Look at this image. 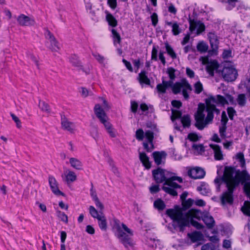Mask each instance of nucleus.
I'll return each instance as SVG.
<instances>
[{"label": "nucleus", "mask_w": 250, "mask_h": 250, "mask_svg": "<svg viewBox=\"0 0 250 250\" xmlns=\"http://www.w3.org/2000/svg\"><path fill=\"white\" fill-rule=\"evenodd\" d=\"M167 214L172 220L174 229L179 228L180 231H183L190 223L197 229H202L203 226L194 219L200 220L202 219L208 229L212 228L215 223L213 218L208 213L204 214L200 210L195 209L187 212L180 208L169 209L167 210Z\"/></svg>", "instance_id": "obj_1"}, {"label": "nucleus", "mask_w": 250, "mask_h": 250, "mask_svg": "<svg viewBox=\"0 0 250 250\" xmlns=\"http://www.w3.org/2000/svg\"><path fill=\"white\" fill-rule=\"evenodd\" d=\"M227 100L224 97L218 95L216 97H210L206 99V111L208 113L207 116L205 118V114L204 113L205 107L199 106L196 114L195 116L196 123L195 126L199 130L203 129L206 125L209 124L213 119V113L218 114L219 110L216 108V104H220L225 105L228 104V100L230 102L233 101V98L230 95L227 96Z\"/></svg>", "instance_id": "obj_2"}, {"label": "nucleus", "mask_w": 250, "mask_h": 250, "mask_svg": "<svg viewBox=\"0 0 250 250\" xmlns=\"http://www.w3.org/2000/svg\"><path fill=\"white\" fill-rule=\"evenodd\" d=\"M168 172L163 169L158 168L152 171V174L154 179L157 183H161L165 182L162 189L167 193L176 196L177 193L175 190L176 188H180L181 186L177 184V181L181 183L183 182L182 178L178 176L168 177Z\"/></svg>", "instance_id": "obj_3"}, {"label": "nucleus", "mask_w": 250, "mask_h": 250, "mask_svg": "<svg viewBox=\"0 0 250 250\" xmlns=\"http://www.w3.org/2000/svg\"><path fill=\"white\" fill-rule=\"evenodd\" d=\"M197 50L201 53H207L200 58L203 64H206V70L209 74L213 76L214 72H217L219 67V64L215 60L209 61V57L217 55L218 48H197Z\"/></svg>", "instance_id": "obj_4"}, {"label": "nucleus", "mask_w": 250, "mask_h": 250, "mask_svg": "<svg viewBox=\"0 0 250 250\" xmlns=\"http://www.w3.org/2000/svg\"><path fill=\"white\" fill-rule=\"evenodd\" d=\"M114 229L115 230V235L125 248L133 246L134 242L132 239L133 232L131 229L125 224H121L119 222H115Z\"/></svg>", "instance_id": "obj_5"}, {"label": "nucleus", "mask_w": 250, "mask_h": 250, "mask_svg": "<svg viewBox=\"0 0 250 250\" xmlns=\"http://www.w3.org/2000/svg\"><path fill=\"white\" fill-rule=\"evenodd\" d=\"M94 112L97 117L104 125L105 128L110 137H115L116 132L112 125L108 121V118L103 108L99 104H97L94 107Z\"/></svg>", "instance_id": "obj_6"}, {"label": "nucleus", "mask_w": 250, "mask_h": 250, "mask_svg": "<svg viewBox=\"0 0 250 250\" xmlns=\"http://www.w3.org/2000/svg\"><path fill=\"white\" fill-rule=\"evenodd\" d=\"M172 115L171 119L174 123V128L178 131H182L180 126H178L175 120L176 119L181 118V122L184 128H188L191 125V118L189 115H185L182 116V112L179 110L172 109Z\"/></svg>", "instance_id": "obj_7"}, {"label": "nucleus", "mask_w": 250, "mask_h": 250, "mask_svg": "<svg viewBox=\"0 0 250 250\" xmlns=\"http://www.w3.org/2000/svg\"><path fill=\"white\" fill-rule=\"evenodd\" d=\"M222 75L226 81L232 82L237 78V71L231 62H226L222 71Z\"/></svg>", "instance_id": "obj_8"}, {"label": "nucleus", "mask_w": 250, "mask_h": 250, "mask_svg": "<svg viewBox=\"0 0 250 250\" xmlns=\"http://www.w3.org/2000/svg\"><path fill=\"white\" fill-rule=\"evenodd\" d=\"M89 213L94 218H96L98 221V225L102 230L105 231L107 229V221L103 212L98 210L92 206L89 208Z\"/></svg>", "instance_id": "obj_9"}, {"label": "nucleus", "mask_w": 250, "mask_h": 250, "mask_svg": "<svg viewBox=\"0 0 250 250\" xmlns=\"http://www.w3.org/2000/svg\"><path fill=\"white\" fill-rule=\"evenodd\" d=\"M172 88L173 92L174 94H177L182 91V93L184 97L186 99L188 98V91L191 90V87L190 85L187 82L183 83H176L173 84L172 83Z\"/></svg>", "instance_id": "obj_10"}, {"label": "nucleus", "mask_w": 250, "mask_h": 250, "mask_svg": "<svg viewBox=\"0 0 250 250\" xmlns=\"http://www.w3.org/2000/svg\"><path fill=\"white\" fill-rule=\"evenodd\" d=\"M189 29L190 32L192 33L195 31L197 35H199L205 31V26L202 22L199 21L191 19H189Z\"/></svg>", "instance_id": "obj_11"}, {"label": "nucleus", "mask_w": 250, "mask_h": 250, "mask_svg": "<svg viewBox=\"0 0 250 250\" xmlns=\"http://www.w3.org/2000/svg\"><path fill=\"white\" fill-rule=\"evenodd\" d=\"M172 82L171 81L162 80V83H159L156 87V90L159 97L163 95L166 93L167 89L172 86Z\"/></svg>", "instance_id": "obj_12"}, {"label": "nucleus", "mask_w": 250, "mask_h": 250, "mask_svg": "<svg viewBox=\"0 0 250 250\" xmlns=\"http://www.w3.org/2000/svg\"><path fill=\"white\" fill-rule=\"evenodd\" d=\"M188 175L193 179H201L205 175L204 170L199 167L190 168L188 170Z\"/></svg>", "instance_id": "obj_13"}, {"label": "nucleus", "mask_w": 250, "mask_h": 250, "mask_svg": "<svg viewBox=\"0 0 250 250\" xmlns=\"http://www.w3.org/2000/svg\"><path fill=\"white\" fill-rule=\"evenodd\" d=\"M69 62L72 65L78 70H81L85 72L86 74L89 73V70L85 71L82 63L79 57L75 54H72L69 57Z\"/></svg>", "instance_id": "obj_14"}, {"label": "nucleus", "mask_w": 250, "mask_h": 250, "mask_svg": "<svg viewBox=\"0 0 250 250\" xmlns=\"http://www.w3.org/2000/svg\"><path fill=\"white\" fill-rule=\"evenodd\" d=\"M145 137L147 139L148 143L144 142L143 146L144 148L147 151L150 152L153 149V145L152 144L154 134L150 130H147L145 132Z\"/></svg>", "instance_id": "obj_15"}, {"label": "nucleus", "mask_w": 250, "mask_h": 250, "mask_svg": "<svg viewBox=\"0 0 250 250\" xmlns=\"http://www.w3.org/2000/svg\"><path fill=\"white\" fill-rule=\"evenodd\" d=\"M17 21L21 26L33 25L35 23L33 18L25 16L24 14L20 15L17 18Z\"/></svg>", "instance_id": "obj_16"}, {"label": "nucleus", "mask_w": 250, "mask_h": 250, "mask_svg": "<svg viewBox=\"0 0 250 250\" xmlns=\"http://www.w3.org/2000/svg\"><path fill=\"white\" fill-rule=\"evenodd\" d=\"M62 128L67 130L70 133L74 132L75 129V125L74 123L68 121L67 119L64 117H62V122H61Z\"/></svg>", "instance_id": "obj_17"}, {"label": "nucleus", "mask_w": 250, "mask_h": 250, "mask_svg": "<svg viewBox=\"0 0 250 250\" xmlns=\"http://www.w3.org/2000/svg\"><path fill=\"white\" fill-rule=\"evenodd\" d=\"M69 163L70 166L77 170H82L83 169V164L81 160L75 158L71 157L69 159Z\"/></svg>", "instance_id": "obj_18"}, {"label": "nucleus", "mask_w": 250, "mask_h": 250, "mask_svg": "<svg viewBox=\"0 0 250 250\" xmlns=\"http://www.w3.org/2000/svg\"><path fill=\"white\" fill-rule=\"evenodd\" d=\"M49 183L52 192L56 195H63L58 188V183L54 177L53 176L49 177Z\"/></svg>", "instance_id": "obj_19"}, {"label": "nucleus", "mask_w": 250, "mask_h": 250, "mask_svg": "<svg viewBox=\"0 0 250 250\" xmlns=\"http://www.w3.org/2000/svg\"><path fill=\"white\" fill-rule=\"evenodd\" d=\"M208 37L210 42V47H218L219 38L214 32L208 33Z\"/></svg>", "instance_id": "obj_20"}, {"label": "nucleus", "mask_w": 250, "mask_h": 250, "mask_svg": "<svg viewBox=\"0 0 250 250\" xmlns=\"http://www.w3.org/2000/svg\"><path fill=\"white\" fill-rule=\"evenodd\" d=\"M209 146L214 151V159L216 160H222L223 159V154L220 147L217 145L210 144Z\"/></svg>", "instance_id": "obj_21"}, {"label": "nucleus", "mask_w": 250, "mask_h": 250, "mask_svg": "<svg viewBox=\"0 0 250 250\" xmlns=\"http://www.w3.org/2000/svg\"><path fill=\"white\" fill-rule=\"evenodd\" d=\"M65 180L67 184L75 182L77 180V175L75 172L71 170H67L64 173Z\"/></svg>", "instance_id": "obj_22"}, {"label": "nucleus", "mask_w": 250, "mask_h": 250, "mask_svg": "<svg viewBox=\"0 0 250 250\" xmlns=\"http://www.w3.org/2000/svg\"><path fill=\"white\" fill-rule=\"evenodd\" d=\"M139 158L143 166L146 168L149 169L151 167V163L149 162V158L144 152L139 153Z\"/></svg>", "instance_id": "obj_23"}, {"label": "nucleus", "mask_w": 250, "mask_h": 250, "mask_svg": "<svg viewBox=\"0 0 250 250\" xmlns=\"http://www.w3.org/2000/svg\"><path fill=\"white\" fill-rule=\"evenodd\" d=\"M152 156L155 163L159 165L161 164L162 159L165 158L166 154L164 152L155 151L152 153Z\"/></svg>", "instance_id": "obj_24"}, {"label": "nucleus", "mask_w": 250, "mask_h": 250, "mask_svg": "<svg viewBox=\"0 0 250 250\" xmlns=\"http://www.w3.org/2000/svg\"><path fill=\"white\" fill-rule=\"evenodd\" d=\"M106 20L110 26L114 27L117 25V21L111 14L106 13Z\"/></svg>", "instance_id": "obj_25"}, {"label": "nucleus", "mask_w": 250, "mask_h": 250, "mask_svg": "<svg viewBox=\"0 0 250 250\" xmlns=\"http://www.w3.org/2000/svg\"><path fill=\"white\" fill-rule=\"evenodd\" d=\"M188 236L193 242H195L201 240L203 237L202 234L200 232L197 231L188 233Z\"/></svg>", "instance_id": "obj_26"}, {"label": "nucleus", "mask_w": 250, "mask_h": 250, "mask_svg": "<svg viewBox=\"0 0 250 250\" xmlns=\"http://www.w3.org/2000/svg\"><path fill=\"white\" fill-rule=\"evenodd\" d=\"M236 102L239 106L243 107L246 105L247 103V99L244 94H240L238 95L236 99Z\"/></svg>", "instance_id": "obj_27"}, {"label": "nucleus", "mask_w": 250, "mask_h": 250, "mask_svg": "<svg viewBox=\"0 0 250 250\" xmlns=\"http://www.w3.org/2000/svg\"><path fill=\"white\" fill-rule=\"evenodd\" d=\"M139 81L141 83H145L147 85L150 84V80L146 75V72L142 71L139 74Z\"/></svg>", "instance_id": "obj_28"}, {"label": "nucleus", "mask_w": 250, "mask_h": 250, "mask_svg": "<svg viewBox=\"0 0 250 250\" xmlns=\"http://www.w3.org/2000/svg\"><path fill=\"white\" fill-rule=\"evenodd\" d=\"M45 36L47 39L49 40L52 46H58V43L56 39L49 31H46L45 33Z\"/></svg>", "instance_id": "obj_29"}, {"label": "nucleus", "mask_w": 250, "mask_h": 250, "mask_svg": "<svg viewBox=\"0 0 250 250\" xmlns=\"http://www.w3.org/2000/svg\"><path fill=\"white\" fill-rule=\"evenodd\" d=\"M154 206L159 210H163L165 208V204L163 201L158 199L154 202Z\"/></svg>", "instance_id": "obj_30"}, {"label": "nucleus", "mask_w": 250, "mask_h": 250, "mask_svg": "<svg viewBox=\"0 0 250 250\" xmlns=\"http://www.w3.org/2000/svg\"><path fill=\"white\" fill-rule=\"evenodd\" d=\"M39 106L43 111L47 113H49L50 112V109L48 104L43 101H40Z\"/></svg>", "instance_id": "obj_31"}, {"label": "nucleus", "mask_w": 250, "mask_h": 250, "mask_svg": "<svg viewBox=\"0 0 250 250\" xmlns=\"http://www.w3.org/2000/svg\"><path fill=\"white\" fill-rule=\"evenodd\" d=\"M236 158L239 161L240 164V166L242 167H245V160L244 158V155L243 153L239 152L236 155Z\"/></svg>", "instance_id": "obj_32"}, {"label": "nucleus", "mask_w": 250, "mask_h": 250, "mask_svg": "<svg viewBox=\"0 0 250 250\" xmlns=\"http://www.w3.org/2000/svg\"><path fill=\"white\" fill-rule=\"evenodd\" d=\"M181 32V29H180L179 24L176 22H174V24L172 25V34L175 35H178Z\"/></svg>", "instance_id": "obj_33"}, {"label": "nucleus", "mask_w": 250, "mask_h": 250, "mask_svg": "<svg viewBox=\"0 0 250 250\" xmlns=\"http://www.w3.org/2000/svg\"><path fill=\"white\" fill-rule=\"evenodd\" d=\"M57 215L62 221L65 223L68 222V217L64 212L58 210Z\"/></svg>", "instance_id": "obj_34"}, {"label": "nucleus", "mask_w": 250, "mask_h": 250, "mask_svg": "<svg viewBox=\"0 0 250 250\" xmlns=\"http://www.w3.org/2000/svg\"><path fill=\"white\" fill-rule=\"evenodd\" d=\"M111 32L114 43L116 42L119 43L121 41V37L119 33H118L117 31L114 29L111 30Z\"/></svg>", "instance_id": "obj_35"}, {"label": "nucleus", "mask_w": 250, "mask_h": 250, "mask_svg": "<svg viewBox=\"0 0 250 250\" xmlns=\"http://www.w3.org/2000/svg\"><path fill=\"white\" fill-rule=\"evenodd\" d=\"M194 91L196 94L200 93L203 89V85L200 82H196L194 85Z\"/></svg>", "instance_id": "obj_36"}, {"label": "nucleus", "mask_w": 250, "mask_h": 250, "mask_svg": "<svg viewBox=\"0 0 250 250\" xmlns=\"http://www.w3.org/2000/svg\"><path fill=\"white\" fill-rule=\"evenodd\" d=\"M223 58L224 60H228L230 58H232V51L230 49H225L222 54Z\"/></svg>", "instance_id": "obj_37"}, {"label": "nucleus", "mask_w": 250, "mask_h": 250, "mask_svg": "<svg viewBox=\"0 0 250 250\" xmlns=\"http://www.w3.org/2000/svg\"><path fill=\"white\" fill-rule=\"evenodd\" d=\"M145 136V133H144L142 129H139L136 131V138L139 141H142Z\"/></svg>", "instance_id": "obj_38"}, {"label": "nucleus", "mask_w": 250, "mask_h": 250, "mask_svg": "<svg viewBox=\"0 0 250 250\" xmlns=\"http://www.w3.org/2000/svg\"><path fill=\"white\" fill-rule=\"evenodd\" d=\"M192 148L198 153H202L205 151L203 146L201 144H193Z\"/></svg>", "instance_id": "obj_39"}, {"label": "nucleus", "mask_w": 250, "mask_h": 250, "mask_svg": "<svg viewBox=\"0 0 250 250\" xmlns=\"http://www.w3.org/2000/svg\"><path fill=\"white\" fill-rule=\"evenodd\" d=\"M237 1L238 0H228L227 3L228 5L227 7V9L228 10H231L235 6V4Z\"/></svg>", "instance_id": "obj_40"}, {"label": "nucleus", "mask_w": 250, "mask_h": 250, "mask_svg": "<svg viewBox=\"0 0 250 250\" xmlns=\"http://www.w3.org/2000/svg\"><path fill=\"white\" fill-rule=\"evenodd\" d=\"M200 137L195 133H190L188 134V138L191 141L195 142L199 140Z\"/></svg>", "instance_id": "obj_41"}, {"label": "nucleus", "mask_w": 250, "mask_h": 250, "mask_svg": "<svg viewBox=\"0 0 250 250\" xmlns=\"http://www.w3.org/2000/svg\"><path fill=\"white\" fill-rule=\"evenodd\" d=\"M11 116L13 120V121L16 124V126L18 128H20L21 127V122L19 119L18 117H17L15 114L13 113H11Z\"/></svg>", "instance_id": "obj_42"}, {"label": "nucleus", "mask_w": 250, "mask_h": 250, "mask_svg": "<svg viewBox=\"0 0 250 250\" xmlns=\"http://www.w3.org/2000/svg\"><path fill=\"white\" fill-rule=\"evenodd\" d=\"M193 203V200L191 199H188L187 200L183 201L182 204L184 208H190Z\"/></svg>", "instance_id": "obj_43"}, {"label": "nucleus", "mask_w": 250, "mask_h": 250, "mask_svg": "<svg viewBox=\"0 0 250 250\" xmlns=\"http://www.w3.org/2000/svg\"><path fill=\"white\" fill-rule=\"evenodd\" d=\"M201 250H215V246L212 243H208L203 245Z\"/></svg>", "instance_id": "obj_44"}, {"label": "nucleus", "mask_w": 250, "mask_h": 250, "mask_svg": "<svg viewBox=\"0 0 250 250\" xmlns=\"http://www.w3.org/2000/svg\"><path fill=\"white\" fill-rule=\"evenodd\" d=\"M91 135L95 140H97L99 137L98 129L96 127H93L90 132Z\"/></svg>", "instance_id": "obj_45"}, {"label": "nucleus", "mask_w": 250, "mask_h": 250, "mask_svg": "<svg viewBox=\"0 0 250 250\" xmlns=\"http://www.w3.org/2000/svg\"><path fill=\"white\" fill-rule=\"evenodd\" d=\"M229 117L230 120H233L234 116L236 114V111L232 107H228L227 109Z\"/></svg>", "instance_id": "obj_46"}, {"label": "nucleus", "mask_w": 250, "mask_h": 250, "mask_svg": "<svg viewBox=\"0 0 250 250\" xmlns=\"http://www.w3.org/2000/svg\"><path fill=\"white\" fill-rule=\"evenodd\" d=\"M151 19L152 21V24L155 26L158 23V16L156 13H153L151 16Z\"/></svg>", "instance_id": "obj_47"}, {"label": "nucleus", "mask_w": 250, "mask_h": 250, "mask_svg": "<svg viewBox=\"0 0 250 250\" xmlns=\"http://www.w3.org/2000/svg\"><path fill=\"white\" fill-rule=\"evenodd\" d=\"M160 190L159 186L158 185H154L149 188V191L151 193L154 194Z\"/></svg>", "instance_id": "obj_48"}, {"label": "nucleus", "mask_w": 250, "mask_h": 250, "mask_svg": "<svg viewBox=\"0 0 250 250\" xmlns=\"http://www.w3.org/2000/svg\"><path fill=\"white\" fill-rule=\"evenodd\" d=\"M167 72L168 74L169 77L170 79V81H172L175 79V70L172 68H169L168 69Z\"/></svg>", "instance_id": "obj_49"}, {"label": "nucleus", "mask_w": 250, "mask_h": 250, "mask_svg": "<svg viewBox=\"0 0 250 250\" xmlns=\"http://www.w3.org/2000/svg\"><path fill=\"white\" fill-rule=\"evenodd\" d=\"M226 128V125L224 124H221V126L219 127V133L220 136L222 137H224L225 136Z\"/></svg>", "instance_id": "obj_50"}, {"label": "nucleus", "mask_w": 250, "mask_h": 250, "mask_svg": "<svg viewBox=\"0 0 250 250\" xmlns=\"http://www.w3.org/2000/svg\"><path fill=\"white\" fill-rule=\"evenodd\" d=\"M94 202L97 208L99 209V212L101 211L102 212H103V211L104 209V206L103 204L100 202L99 199H98L94 201Z\"/></svg>", "instance_id": "obj_51"}, {"label": "nucleus", "mask_w": 250, "mask_h": 250, "mask_svg": "<svg viewBox=\"0 0 250 250\" xmlns=\"http://www.w3.org/2000/svg\"><path fill=\"white\" fill-rule=\"evenodd\" d=\"M191 40L190 38V33L187 34L184 38H183V40H182L181 43L183 45H184L186 44L187 43H188Z\"/></svg>", "instance_id": "obj_52"}, {"label": "nucleus", "mask_w": 250, "mask_h": 250, "mask_svg": "<svg viewBox=\"0 0 250 250\" xmlns=\"http://www.w3.org/2000/svg\"><path fill=\"white\" fill-rule=\"evenodd\" d=\"M107 4L112 9H115L117 7V0H108Z\"/></svg>", "instance_id": "obj_53"}, {"label": "nucleus", "mask_w": 250, "mask_h": 250, "mask_svg": "<svg viewBox=\"0 0 250 250\" xmlns=\"http://www.w3.org/2000/svg\"><path fill=\"white\" fill-rule=\"evenodd\" d=\"M228 121V117L225 111L222 113L221 115V124L226 125Z\"/></svg>", "instance_id": "obj_54"}, {"label": "nucleus", "mask_w": 250, "mask_h": 250, "mask_svg": "<svg viewBox=\"0 0 250 250\" xmlns=\"http://www.w3.org/2000/svg\"><path fill=\"white\" fill-rule=\"evenodd\" d=\"M81 94L84 97H86L88 96V95H90L91 94V92L89 91L86 88L82 87L81 88Z\"/></svg>", "instance_id": "obj_55"}, {"label": "nucleus", "mask_w": 250, "mask_h": 250, "mask_svg": "<svg viewBox=\"0 0 250 250\" xmlns=\"http://www.w3.org/2000/svg\"><path fill=\"white\" fill-rule=\"evenodd\" d=\"M138 107V104L136 102H131V109L133 113H136Z\"/></svg>", "instance_id": "obj_56"}, {"label": "nucleus", "mask_w": 250, "mask_h": 250, "mask_svg": "<svg viewBox=\"0 0 250 250\" xmlns=\"http://www.w3.org/2000/svg\"><path fill=\"white\" fill-rule=\"evenodd\" d=\"M93 55L95 57V58L100 63H103L104 61V57L99 54L98 53H94L93 54Z\"/></svg>", "instance_id": "obj_57"}, {"label": "nucleus", "mask_w": 250, "mask_h": 250, "mask_svg": "<svg viewBox=\"0 0 250 250\" xmlns=\"http://www.w3.org/2000/svg\"><path fill=\"white\" fill-rule=\"evenodd\" d=\"M171 104L173 107L179 108L182 106V103L179 101L173 100L171 102Z\"/></svg>", "instance_id": "obj_58"}, {"label": "nucleus", "mask_w": 250, "mask_h": 250, "mask_svg": "<svg viewBox=\"0 0 250 250\" xmlns=\"http://www.w3.org/2000/svg\"><path fill=\"white\" fill-rule=\"evenodd\" d=\"M29 57L34 62H35L36 65H37V67L39 68V63L38 60V57L35 56V55L33 54H30L29 55Z\"/></svg>", "instance_id": "obj_59"}, {"label": "nucleus", "mask_w": 250, "mask_h": 250, "mask_svg": "<svg viewBox=\"0 0 250 250\" xmlns=\"http://www.w3.org/2000/svg\"><path fill=\"white\" fill-rule=\"evenodd\" d=\"M86 231L89 234H93L95 233V229L91 226L88 225L86 228Z\"/></svg>", "instance_id": "obj_60"}, {"label": "nucleus", "mask_w": 250, "mask_h": 250, "mask_svg": "<svg viewBox=\"0 0 250 250\" xmlns=\"http://www.w3.org/2000/svg\"><path fill=\"white\" fill-rule=\"evenodd\" d=\"M167 51V53L172 58H176V54L172 49V48H166Z\"/></svg>", "instance_id": "obj_61"}, {"label": "nucleus", "mask_w": 250, "mask_h": 250, "mask_svg": "<svg viewBox=\"0 0 250 250\" xmlns=\"http://www.w3.org/2000/svg\"><path fill=\"white\" fill-rule=\"evenodd\" d=\"M186 73L187 75L190 78H193L194 76V72L189 68L188 67L186 68Z\"/></svg>", "instance_id": "obj_62"}, {"label": "nucleus", "mask_w": 250, "mask_h": 250, "mask_svg": "<svg viewBox=\"0 0 250 250\" xmlns=\"http://www.w3.org/2000/svg\"><path fill=\"white\" fill-rule=\"evenodd\" d=\"M168 11L169 12L173 14H175L177 12V10L173 4H170L168 8Z\"/></svg>", "instance_id": "obj_63"}, {"label": "nucleus", "mask_w": 250, "mask_h": 250, "mask_svg": "<svg viewBox=\"0 0 250 250\" xmlns=\"http://www.w3.org/2000/svg\"><path fill=\"white\" fill-rule=\"evenodd\" d=\"M90 194L94 201L99 199L96 191L93 188H91L90 190Z\"/></svg>", "instance_id": "obj_64"}]
</instances>
